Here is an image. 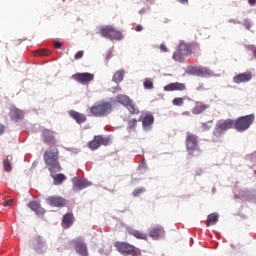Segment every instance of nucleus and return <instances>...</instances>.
<instances>
[{"label":"nucleus","mask_w":256,"mask_h":256,"mask_svg":"<svg viewBox=\"0 0 256 256\" xmlns=\"http://www.w3.org/2000/svg\"><path fill=\"white\" fill-rule=\"evenodd\" d=\"M43 159L45 164L48 166L50 173H59L61 171V164L59 163V149L48 148Z\"/></svg>","instance_id":"nucleus-1"},{"label":"nucleus","mask_w":256,"mask_h":256,"mask_svg":"<svg viewBox=\"0 0 256 256\" xmlns=\"http://www.w3.org/2000/svg\"><path fill=\"white\" fill-rule=\"evenodd\" d=\"M234 125L235 121H233V119L218 121L212 134V140L214 141V143L219 142L221 140V137H223L224 133H227L229 129H233Z\"/></svg>","instance_id":"nucleus-2"},{"label":"nucleus","mask_w":256,"mask_h":256,"mask_svg":"<svg viewBox=\"0 0 256 256\" xmlns=\"http://www.w3.org/2000/svg\"><path fill=\"white\" fill-rule=\"evenodd\" d=\"M113 111V104L108 101L96 102L92 107H90V113L94 117H105Z\"/></svg>","instance_id":"nucleus-3"},{"label":"nucleus","mask_w":256,"mask_h":256,"mask_svg":"<svg viewBox=\"0 0 256 256\" xmlns=\"http://www.w3.org/2000/svg\"><path fill=\"white\" fill-rule=\"evenodd\" d=\"M185 143L188 154L195 156L201 153V148H199V136L187 132Z\"/></svg>","instance_id":"nucleus-4"},{"label":"nucleus","mask_w":256,"mask_h":256,"mask_svg":"<svg viewBox=\"0 0 256 256\" xmlns=\"http://www.w3.org/2000/svg\"><path fill=\"white\" fill-rule=\"evenodd\" d=\"M255 123V114L238 117L234 122V129L239 133L247 131L251 125Z\"/></svg>","instance_id":"nucleus-5"},{"label":"nucleus","mask_w":256,"mask_h":256,"mask_svg":"<svg viewBox=\"0 0 256 256\" xmlns=\"http://www.w3.org/2000/svg\"><path fill=\"white\" fill-rule=\"evenodd\" d=\"M191 45L181 41L178 45L177 51L173 53L172 59L178 63H185V57L191 55Z\"/></svg>","instance_id":"nucleus-6"},{"label":"nucleus","mask_w":256,"mask_h":256,"mask_svg":"<svg viewBox=\"0 0 256 256\" xmlns=\"http://www.w3.org/2000/svg\"><path fill=\"white\" fill-rule=\"evenodd\" d=\"M114 247H116L117 251L120 252L121 255L141 256V250L127 242H116Z\"/></svg>","instance_id":"nucleus-7"},{"label":"nucleus","mask_w":256,"mask_h":256,"mask_svg":"<svg viewBox=\"0 0 256 256\" xmlns=\"http://www.w3.org/2000/svg\"><path fill=\"white\" fill-rule=\"evenodd\" d=\"M100 35L110 41H121L123 39V33L113 26H103L100 28Z\"/></svg>","instance_id":"nucleus-8"},{"label":"nucleus","mask_w":256,"mask_h":256,"mask_svg":"<svg viewBox=\"0 0 256 256\" xmlns=\"http://www.w3.org/2000/svg\"><path fill=\"white\" fill-rule=\"evenodd\" d=\"M116 103L123 105L128 109L131 115H139V108L135 105V102L127 95H118L116 97Z\"/></svg>","instance_id":"nucleus-9"},{"label":"nucleus","mask_w":256,"mask_h":256,"mask_svg":"<svg viewBox=\"0 0 256 256\" xmlns=\"http://www.w3.org/2000/svg\"><path fill=\"white\" fill-rule=\"evenodd\" d=\"M111 143V138L104 137L101 135L94 136L93 140L89 142V149L92 151H95L96 149H99L101 145L107 146Z\"/></svg>","instance_id":"nucleus-10"},{"label":"nucleus","mask_w":256,"mask_h":256,"mask_svg":"<svg viewBox=\"0 0 256 256\" xmlns=\"http://www.w3.org/2000/svg\"><path fill=\"white\" fill-rule=\"evenodd\" d=\"M70 245L74 246V249L78 255L81 256H89V252L87 251V244L81 238H75L70 242Z\"/></svg>","instance_id":"nucleus-11"},{"label":"nucleus","mask_w":256,"mask_h":256,"mask_svg":"<svg viewBox=\"0 0 256 256\" xmlns=\"http://www.w3.org/2000/svg\"><path fill=\"white\" fill-rule=\"evenodd\" d=\"M188 73L196 77H211V70L205 67L191 66L188 68Z\"/></svg>","instance_id":"nucleus-12"},{"label":"nucleus","mask_w":256,"mask_h":256,"mask_svg":"<svg viewBox=\"0 0 256 256\" xmlns=\"http://www.w3.org/2000/svg\"><path fill=\"white\" fill-rule=\"evenodd\" d=\"M42 141L46 145H56L57 139L55 138V131L51 129H44L41 133Z\"/></svg>","instance_id":"nucleus-13"},{"label":"nucleus","mask_w":256,"mask_h":256,"mask_svg":"<svg viewBox=\"0 0 256 256\" xmlns=\"http://www.w3.org/2000/svg\"><path fill=\"white\" fill-rule=\"evenodd\" d=\"M75 81L81 83V85H87V83H91L93 79H95V75L89 72L85 73H76L72 76Z\"/></svg>","instance_id":"nucleus-14"},{"label":"nucleus","mask_w":256,"mask_h":256,"mask_svg":"<svg viewBox=\"0 0 256 256\" xmlns=\"http://www.w3.org/2000/svg\"><path fill=\"white\" fill-rule=\"evenodd\" d=\"M46 203H48L50 207H65L67 200L61 196H50L46 199Z\"/></svg>","instance_id":"nucleus-15"},{"label":"nucleus","mask_w":256,"mask_h":256,"mask_svg":"<svg viewBox=\"0 0 256 256\" xmlns=\"http://www.w3.org/2000/svg\"><path fill=\"white\" fill-rule=\"evenodd\" d=\"M149 237L154 241H159V239L165 237V229L161 226H155L150 230Z\"/></svg>","instance_id":"nucleus-16"},{"label":"nucleus","mask_w":256,"mask_h":256,"mask_svg":"<svg viewBox=\"0 0 256 256\" xmlns=\"http://www.w3.org/2000/svg\"><path fill=\"white\" fill-rule=\"evenodd\" d=\"M27 206L29 209H31V211H34L38 217H43V215L46 213L45 208L41 207V203L37 201H31L27 204Z\"/></svg>","instance_id":"nucleus-17"},{"label":"nucleus","mask_w":256,"mask_h":256,"mask_svg":"<svg viewBox=\"0 0 256 256\" xmlns=\"http://www.w3.org/2000/svg\"><path fill=\"white\" fill-rule=\"evenodd\" d=\"M252 78H253V75H251V73L244 72V73L235 75L233 77V81H234V83L239 85L240 83H247L248 81H251Z\"/></svg>","instance_id":"nucleus-18"},{"label":"nucleus","mask_w":256,"mask_h":256,"mask_svg":"<svg viewBox=\"0 0 256 256\" xmlns=\"http://www.w3.org/2000/svg\"><path fill=\"white\" fill-rule=\"evenodd\" d=\"M187 90V86L185 85V83H180V82H174V83H170L166 86H164V91H186Z\"/></svg>","instance_id":"nucleus-19"},{"label":"nucleus","mask_w":256,"mask_h":256,"mask_svg":"<svg viewBox=\"0 0 256 256\" xmlns=\"http://www.w3.org/2000/svg\"><path fill=\"white\" fill-rule=\"evenodd\" d=\"M68 115L74 119V121H76V123H78V125H81L83 123H85L87 121V116H85V114L83 113H79L75 110H70L68 112Z\"/></svg>","instance_id":"nucleus-20"},{"label":"nucleus","mask_w":256,"mask_h":256,"mask_svg":"<svg viewBox=\"0 0 256 256\" xmlns=\"http://www.w3.org/2000/svg\"><path fill=\"white\" fill-rule=\"evenodd\" d=\"M9 116L11 117L12 121H21L25 117V114L19 108L13 106L10 109Z\"/></svg>","instance_id":"nucleus-21"},{"label":"nucleus","mask_w":256,"mask_h":256,"mask_svg":"<svg viewBox=\"0 0 256 256\" xmlns=\"http://www.w3.org/2000/svg\"><path fill=\"white\" fill-rule=\"evenodd\" d=\"M89 182L87 180L83 179H73V191H83V189H86V187H89Z\"/></svg>","instance_id":"nucleus-22"},{"label":"nucleus","mask_w":256,"mask_h":256,"mask_svg":"<svg viewBox=\"0 0 256 256\" xmlns=\"http://www.w3.org/2000/svg\"><path fill=\"white\" fill-rule=\"evenodd\" d=\"M155 123V118L152 114H146L142 118V126L144 129H151V126Z\"/></svg>","instance_id":"nucleus-23"},{"label":"nucleus","mask_w":256,"mask_h":256,"mask_svg":"<svg viewBox=\"0 0 256 256\" xmlns=\"http://www.w3.org/2000/svg\"><path fill=\"white\" fill-rule=\"evenodd\" d=\"M206 109H209V105L203 102H196L195 107L192 109L194 115H201Z\"/></svg>","instance_id":"nucleus-24"},{"label":"nucleus","mask_w":256,"mask_h":256,"mask_svg":"<svg viewBox=\"0 0 256 256\" xmlns=\"http://www.w3.org/2000/svg\"><path fill=\"white\" fill-rule=\"evenodd\" d=\"M127 232L129 235H132L136 239H142L144 241H147V239H148L147 234H145L139 230H135L133 228H127Z\"/></svg>","instance_id":"nucleus-25"},{"label":"nucleus","mask_w":256,"mask_h":256,"mask_svg":"<svg viewBox=\"0 0 256 256\" xmlns=\"http://www.w3.org/2000/svg\"><path fill=\"white\" fill-rule=\"evenodd\" d=\"M75 221V216H73V213H67L63 216L62 223L65 225L66 229H69L71 225H73Z\"/></svg>","instance_id":"nucleus-26"},{"label":"nucleus","mask_w":256,"mask_h":256,"mask_svg":"<svg viewBox=\"0 0 256 256\" xmlns=\"http://www.w3.org/2000/svg\"><path fill=\"white\" fill-rule=\"evenodd\" d=\"M33 246L35 251H43V247H45V242L43 241V238H41V236H36L33 239Z\"/></svg>","instance_id":"nucleus-27"},{"label":"nucleus","mask_w":256,"mask_h":256,"mask_svg":"<svg viewBox=\"0 0 256 256\" xmlns=\"http://www.w3.org/2000/svg\"><path fill=\"white\" fill-rule=\"evenodd\" d=\"M219 221V215L217 213H212L208 215L207 217V227H211V225H217V222Z\"/></svg>","instance_id":"nucleus-28"},{"label":"nucleus","mask_w":256,"mask_h":256,"mask_svg":"<svg viewBox=\"0 0 256 256\" xmlns=\"http://www.w3.org/2000/svg\"><path fill=\"white\" fill-rule=\"evenodd\" d=\"M123 77H125V71L118 70L114 73L112 81H114V83H121V81H123Z\"/></svg>","instance_id":"nucleus-29"},{"label":"nucleus","mask_w":256,"mask_h":256,"mask_svg":"<svg viewBox=\"0 0 256 256\" xmlns=\"http://www.w3.org/2000/svg\"><path fill=\"white\" fill-rule=\"evenodd\" d=\"M13 159V157L7 156V158L3 161V165H4V170L9 173L11 171H13V167L11 166V160Z\"/></svg>","instance_id":"nucleus-30"},{"label":"nucleus","mask_w":256,"mask_h":256,"mask_svg":"<svg viewBox=\"0 0 256 256\" xmlns=\"http://www.w3.org/2000/svg\"><path fill=\"white\" fill-rule=\"evenodd\" d=\"M35 57H47L48 55H51V51L46 49H40L34 52Z\"/></svg>","instance_id":"nucleus-31"},{"label":"nucleus","mask_w":256,"mask_h":256,"mask_svg":"<svg viewBox=\"0 0 256 256\" xmlns=\"http://www.w3.org/2000/svg\"><path fill=\"white\" fill-rule=\"evenodd\" d=\"M65 179H67L66 176H64V174H58L54 176V185H61V183H63V181H65Z\"/></svg>","instance_id":"nucleus-32"},{"label":"nucleus","mask_w":256,"mask_h":256,"mask_svg":"<svg viewBox=\"0 0 256 256\" xmlns=\"http://www.w3.org/2000/svg\"><path fill=\"white\" fill-rule=\"evenodd\" d=\"M141 193H145V187L134 189V191L132 192V195L133 197H139Z\"/></svg>","instance_id":"nucleus-33"},{"label":"nucleus","mask_w":256,"mask_h":256,"mask_svg":"<svg viewBox=\"0 0 256 256\" xmlns=\"http://www.w3.org/2000/svg\"><path fill=\"white\" fill-rule=\"evenodd\" d=\"M173 105H175L176 107H181V105H183L184 103V100L183 98L181 97H177V98H174L173 101H172Z\"/></svg>","instance_id":"nucleus-34"},{"label":"nucleus","mask_w":256,"mask_h":256,"mask_svg":"<svg viewBox=\"0 0 256 256\" xmlns=\"http://www.w3.org/2000/svg\"><path fill=\"white\" fill-rule=\"evenodd\" d=\"M144 89H153V81L151 79L144 80Z\"/></svg>","instance_id":"nucleus-35"},{"label":"nucleus","mask_w":256,"mask_h":256,"mask_svg":"<svg viewBox=\"0 0 256 256\" xmlns=\"http://www.w3.org/2000/svg\"><path fill=\"white\" fill-rule=\"evenodd\" d=\"M137 127V119L132 118L128 120V129H135Z\"/></svg>","instance_id":"nucleus-36"},{"label":"nucleus","mask_w":256,"mask_h":256,"mask_svg":"<svg viewBox=\"0 0 256 256\" xmlns=\"http://www.w3.org/2000/svg\"><path fill=\"white\" fill-rule=\"evenodd\" d=\"M213 123V121H208V122H205V123H202V127L204 129V131H208V129H211V124Z\"/></svg>","instance_id":"nucleus-37"},{"label":"nucleus","mask_w":256,"mask_h":256,"mask_svg":"<svg viewBox=\"0 0 256 256\" xmlns=\"http://www.w3.org/2000/svg\"><path fill=\"white\" fill-rule=\"evenodd\" d=\"M84 55V52L82 50L78 51L75 56L74 59L78 60V59H82Z\"/></svg>","instance_id":"nucleus-38"},{"label":"nucleus","mask_w":256,"mask_h":256,"mask_svg":"<svg viewBox=\"0 0 256 256\" xmlns=\"http://www.w3.org/2000/svg\"><path fill=\"white\" fill-rule=\"evenodd\" d=\"M243 25L246 29H251V20L249 19L244 20Z\"/></svg>","instance_id":"nucleus-39"},{"label":"nucleus","mask_w":256,"mask_h":256,"mask_svg":"<svg viewBox=\"0 0 256 256\" xmlns=\"http://www.w3.org/2000/svg\"><path fill=\"white\" fill-rule=\"evenodd\" d=\"M13 205V199H9L4 203V207H11Z\"/></svg>","instance_id":"nucleus-40"},{"label":"nucleus","mask_w":256,"mask_h":256,"mask_svg":"<svg viewBox=\"0 0 256 256\" xmlns=\"http://www.w3.org/2000/svg\"><path fill=\"white\" fill-rule=\"evenodd\" d=\"M54 47H55L56 49H61V47H63V43H61V42H59V41H56V42L54 43Z\"/></svg>","instance_id":"nucleus-41"},{"label":"nucleus","mask_w":256,"mask_h":256,"mask_svg":"<svg viewBox=\"0 0 256 256\" xmlns=\"http://www.w3.org/2000/svg\"><path fill=\"white\" fill-rule=\"evenodd\" d=\"M160 50H161L163 53H167V51H169V50L167 49V46H165V44H161V45H160Z\"/></svg>","instance_id":"nucleus-42"},{"label":"nucleus","mask_w":256,"mask_h":256,"mask_svg":"<svg viewBox=\"0 0 256 256\" xmlns=\"http://www.w3.org/2000/svg\"><path fill=\"white\" fill-rule=\"evenodd\" d=\"M196 91H205V86H203V84H199L196 88Z\"/></svg>","instance_id":"nucleus-43"},{"label":"nucleus","mask_w":256,"mask_h":256,"mask_svg":"<svg viewBox=\"0 0 256 256\" xmlns=\"http://www.w3.org/2000/svg\"><path fill=\"white\" fill-rule=\"evenodd\" d=\"M5 133V125L0 123V135H3Z\"/></svg>","instance_id":"nucleus-44"},{"label":"nucleus","mask_w":256,"mask_h":256,"mask_svg":"<svg viewBox=\"0 0 256 256\" xmlns=\"http://www.w3.org/2000/svg\"><path fill=\"white\" fill-rule=\"evenodd\" d=\"M181 5H189V0H177Z\"/></svg>","instance_id":"nucleus-45"},{"label":"nucleus","mask_w":256,"mask_h":256,"mask_svg":"<svg viewBox=\"0 0 256 256\" xmlns=\"http://www.w3.org/2000/svg\"><path fill=\"white\" fill-rule=\"evenodd\" d=\"M135 31L140 32L143 31V26L142 25H137L135 28Z\"/></svg>","instance_id":"nucleus-46"},{"label":"nucleus","mask_w":256,"mask_h":256,"mask_svg":"<svg viewBox=\"0 0 256 256\" xmlns=\"http://www.w3.org/2000/svg\"><path fill=\"white\" fill-rule=\"evenodd\" d=\"M249 5H251V7L256 5V0H248Z\"/></svg>","instance_id":"nucleus-47"},{"label":"nucleus","mask_w":256,"mask_h":256,"mask_svg":"<svg viewBox=\"0 0 256 256\" xmlns=\"http://www.w3.org/2000/svg\"><path fill=\"white\" fill-rule=\"evenodd\" d=\"M116 91H121V87H117V88H116Z\"/></svg>","instance_id":"nucleus-48"}]
</instances>
